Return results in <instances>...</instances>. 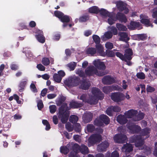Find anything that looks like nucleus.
I'll return each instance as SVG.
<instances>
[{
  "instance_id": "obj_1",
  "label": "nucleus",
  "mask_w": 157,
  "mask_h": 157,
  "mask_svg": "<svg viewBox=\"0 0 157 157\" xmlns=\"http://www.w3.org/2000/svg\"><path fill=\"white\" fill-rule=\"evenodd\" d=\"M151 129L146 127L142 129L140 131V135L134 136L132 137L133 142L135 143L136 146L139 147L143 145L144 140H142V136H146V138H147L150 136Z\"/></svg>"
},
{
  "instance_id": "obj_2",
  "label": "nucleus",
  "mask_w": 157,
  "mask_h": 157,
  "mask_svg": "<svg viewBox=\"0 0 157 157\" xmlns=\"http://www.w3.org/2000/svg\"><path fill=\"white\" fill-rule=\"evenodd\" d=\"M133 52L132 50L128 48L124 50V55L119 52H117L116 53V56L119 57L122 61H124L127 63V64L131 66L132 63L130 60L132 58Z\"/></svg>"
},
{
  "instance_id": "obj_3",
  "label": "nucleus",
  "mask_w": 157,
  "mask_h": 157,
  "mask_svg": "<svg viewBox=\"0 0 157 157\" xmlns=\"http://www.w3.org/2000/svg\"><path fill=\"white\" fill-rule=\"evenodd\" d=\"M80 78L78 77H70L65 80L64 83L68 87L76 86L80 84Z\"/></svg>"
},
{
  "instance_id": "obj_4",
  "label": "nucleus",
  "mask_w": 157,
  "mask_h": 157,
  "mask_svg": "<svg viewBox=\"0 0 157 157\" xmlns=\"http://www.w3.org/2000/svg\"><path fill=\"white\" fill-rule=\"evenodd\" d=\"M72 148L74 150H75L77 152L79 151L83 154H87L89 152L88 147L83 144L80 146L77 144H75Z\"/></svg>"
},
{
  "instance_id": "obj_5",
  "label": "nucleus",
  "mask_w": 157,
  "mask_h": 157,
  "mask_svg": "<svg viewBox=\"0 0 157 157\" xmlns=\"http://www.w3.org/2000/svg\"><path fill=\"white\" fill-rule=\"evenodd\" d=\"M111 98L114 101L118 103L124 100L125 98V96L122 93L116 92L112 93Z\"/></svg>"
},
{
  "instance_id": "obj_6",
  "label": "nucleus",
  "mask_w": 157,
  "mask_h": 157,
  "mask_svg": "<svg viewBox=\"0 0 157 157\" xmlns=\"http://www.w3.org/2000/svg\"><path fill=\"white\" fill-rule=\"evenodd\" d=\"M110 145L108 140H105L102 141L98 145L97 150L99 152L106 151Z\"/></svg>"
},
{
  "instance_id": "obj_7",
  "label": "nucleus",
  "mask_w": 157,
  "mask_h": 157,
  "mask_svg": "<svg viewBox=\"0 0 157 157\" xmlns=\"http://www.w3.org/2000/svg\"><path fill=\"white\" fill-rule=\"evenodd\" d=\"M116 6L119 11L122 12L124 10V13L125 14L128 13L129 10L127 7V4L126 3L122 1H119L117 2Z\"/></svg>"
},
{
  "instance_id": "obj_8",
  "label": "nucleus",
  "mask_w": 157,
  "mask_h": 157,
  "mask_svg": "<svg viewBox=\"0 0 157 157\" xmlns=\"http://www.w3.org/2000/svg\"><path fill=\"white\" fill-rule=\"evenodd\" d=\"M127 138V137L125 135L122 134H117L113 137L114 140L115 142L122 144L125 142Z\"/></svg>"
},
{
  "instance_id": "obj_9",
  "label": "nucleus",
  "mask_w": 157,
  "mask_h": 157,
  "mask_svg": "<svg viewBox=\"0 0 157 157\" xmlns=\"http://www.w3.org/2000/svg\"><path fill=\"white\" fill-rule=\"evenodd\" d=\"M101 140V136L98 134H94L91 135L89 138V142L92 144H95L99 143Z\"/></svg>"
},
{
  "instance_id": "obj_10",
  "label": "nucleus",
  "mask_w": 157,
  "mask_h": 157,
  "mask_svg": "<svg viewBox=\"0 0 157 157\" xmlns=\"http://www.w3.org/2000/svg\"><path fill=\"white\" fill-rule=\"evenodd\" d=\"M140 21L143 24L147 27L151 26L153 27V25L151 23L148 17L145 15L141 14L140 16Z\"/></svg>"
},
{
  "instance_id": "obj_11",
  "label": "nucleus",
  "mask_w": 157,
  "mask_h": 157,
  "mask_svg": "<svg viewBox=\"0 0 157 157\" xmlns=\"http://www.w3.org/2000/svg\"><path fill=\"white\" fill-rule=\"evenodd\" d=\"M102 82L104 85H111L115 82V78L110 75L105 76L102 79Z\"/></svg>"
},
{
  "instance_id": "obj_12",
  "label": "nucleus",
  "mask_w": 157,
  "mask_h": 157,
  "mask_svg": "<svg viewBox=\"0 0 157 157\" xmlns=\"http://www.w3.org/2000/svg\"><path fill=\"white\" fill-rule=\"evenodd\" d=\"M92 93L93 96L96 97L99 100H102L104 98V94L100 89L96 87H93L92 89Z\"/></svg>"
},
{
  "instance_id": "obj_13",
  "label": "nucleus",
  "mask_w": 157,
  "mask_h": 157,
  "mask_svg": "<svg viewBox=\"0 0 157 157\" xmlns=\"http://www.w3.org/2000/svg\"><path fill=\"white\" fill-rule=\"evenodd\" d=\"M114 15L116 21H118L122 23H126L127 21L126 16L123 13L118 12L116 14Z\"/></svg>"
},
{
  "instance_id": "obj_14",
  "label": "nucleus",
  "mask_w": 157,
  "mask_h": 157,
  "mask_svg": "<svg viewBox=\"0 0 157 157\" xmlns=\"http://www.w3.org/2000/svg\"><path fill=\"white\" fill-rule=\"evenodd\" d=\"M79 88L85 90H88L90 86V81L86 79H83L81 80Z\"/></svg>"
},
{
  "instance_id": "obj_15",
  "label": "nucleus",
  "mask_w": 157,
  "mask_h": 157,
  "mask_svg": "<svg viewBox=\"0 0 157 157\" xmlns=\"http://www.w3.org/2000/svg\"><path fill=\"white\" fill-rule=\"evenodd\" d=\"M97 72V70L93 66H89L85 70V74L89 76H93Z\"/></svg>"
},
{
  "instance_id": "obj_16",
  "label": "nucleus",
  "mask_w": 157,
  "mask_h": 157,
  "mask_svg": "<svg viewBox=\"0 0 157 157\" xmlns=\"http://www.w3.org/2000/svg\"><path fill=\"white\" fill-rule=\"evenodd\" d=\"M61 121L63 124L67 122L70 116V112H59Z\"/></svg>"
},
{
  "instance_id": "obj_17",
  "label": "nucleus",
  "mask_w": 157,
  "mask_h": 157,
  "mask_svg": "<svg viewBox=\"0 0 157 157\" xmlns=\"http://www.w3.org/2000/svg\"><path fill=\"white\" fill-rule=\"evenodd\" d=\"M128 128L133 134H138L141 130V128L140 126L136 124H132L128 126Z\"/></svg>"
},
{
  "instance_id": "obj_18",
  "label": "nucleus",
  "mask_w": 157,
  "mask_h": 157,
  "mask_svg": "<svg viewBox=\"0 0 157 157\" xmlns=\"http://www.w3.org/2000/svg\"><path fill=\"white\" fill-rule=\"evenodd\" d=\"M133 150V147L131 144L126 143L124 144L122 148V150L126 155L129 154Z\"/></svg>"
},
{
  "instance_id": "obj_19",
  "label": "nucleus",
  "mask_w": 157,
  "mask_h": 157,
  "mask_svg": "<svg viewBox=\"0 0 157 157\" xmlns=\"http://www.w3.org/2000/svg\"><path fill=\"white\" fill-rule=\"evenodd\" d=\"M93 64L99 70H104L106 68V66L103 62L95 60L93 62Z\"/></svg>"
},
{
  "instance_id": "obj_20",
  "label": "nucleus",
  "mask_w": 157,
  "mask_h": 157,
  "mask_svg": "<svg viewBox=\"0 0 157 157\" xmlns=\"http://www.w3.org/2000/svg\"><path fill=\"white\" fill-rule=\"evenodd\" d=\"M93 117V113L91 112L86 113L82 117L83 121L85 123H87L90 122Z\"/></svg>"
},
{
  "instance_id": "obj_21",
  "label": "nucleus",
  "mask_w": 157,
  "mask_h": 157,
  "mask_svg": "<svg viewBox=\"0 0 157 157\" xmlns=\"http://www.w3.org/2000/svg\"><path fill=\"white\" fill-rule=\"evenodd\" d=\"M138 111L133 109H131L125 112L124 114L127 118H133L137 114Z\"/></svg>"
},
{
  "instance_id": "obj_22",
  "label": "nucleus",
  "mask_w": 157,
  "mask_h": 157,
  "mask_svg": "<svg viewBox=\"0 0 157 157\" xmlns=\"http://www.w3.org/2000/svg\"><path fill=\"white\" fill-rule=\"evenodd\" d=\"M96 52L100 56H106L105 52L103 50V47L100 44L95 45Z\"/></svg>"
},
{
  "instance_id": "obj_23",
  "label": "nucleus",
  "mask_w": 157,
  "mask_h": 157,
  "mask_svg": "<svg viewBox=\"0 0 157 157\" xmlns=\"http://www.w3.org/2000/svg\"><path fill=\"white\" fill-rule=\"evenodd\" d=\"M127 118L125 115L120 114L117 117V121L120 124H124L127 123L128 120Z\"/></svg>"
},
{
  "instance_id": "obj_24",
  "label": "nucleus",
  "mask_w": 157,
  "mask_h": 157,
  "mask_svg": "<svg viewBox=\"0 0 157 157\" xmlns=\"http://www.w3.org/2000/svg\"><path fill=\"white\" fill-rule=\"evenodd\" d=\"M120 36L119 40L120 41H124L126 43H127L130 38L128 37L127 34L125 32H120L119 34Z\"/></svg>"
},
{
  "instance_id": "obj_25",
  "label": "nucleus",
  "mask_w": 157,
  "mask_h": 157,
  "mask_svg": "<svg viewBox=\"0 0 157 157\" xmlns=\"http://www.w3.org/2000/svg\"><path fill=\"white\" fill-rule=\"evenodd\" d=\"M98 98L96 97L91 96L88 99L87 102L90 105H95L98 103Z\"/></svg>"
},
{
  "instance_id": "obj_26",
  "label": "nucleus",
  "mask_w": 157,
  "mask_h": 157,
  "mask_svg": "<svg viewBox=\"0 0 157 157\" xmlns=\"http://www.w3.org/2000/svg\"><path fill=\"white\" fill-rule=\"evenodd\" d=\"M40 31L39 33H38L35 35V37L39 42L41 43H44L45 42V38L44 36L43 32L41 31Z\"/></svg>"
},
{
  "instance_id": "obj_27",
  "label": "nucleus",
  "mask_w": 157,
  "mask_h": 157,
  "mask_svg": "<svg viewBox=\"0 0 157 157\" xmlns=\"http://www.w3.org/2000/svg\"><path fill=\"white\" fill-rule=\"evenodd\" d=\"M133 118V120L135 121H137L142 120L144 117L145 114L140 111L139 113Z\"/></svg>"
},
{
  "instance_id": "obj_28",
  "label": "nucleus",
  "mask_w": 157,
  "mask_h": 157,
  "mask_svg": "<svg viewBox=\"0 0 157 157\" xmlns=\"http://www.w3.org/2000/svg\"><path fill=\"white\" fill-rule=\"evenodd\" d=\"M83 103L79 102L76 101H72L70 102V107L71 108H78L83 105Z\"/></svg>"
},
{
  "instance_id": "obj_29",
  "label": "nucleus",
  "mask_w": 157,
  "mask_h": 157,
  "mask_svg": "<svg viewBox=\"0 0 157 157\" xmlns=\"http://www.w3.org/2000/svg\"><path fill=\"white\" fill-rule=\"evenodd\" d=\"M99 118L103 122V124L107 125L110 122V119L109 117L105 115L101 114L99 116Z\"/></svg>"
},
{
  "instance_id": "obj_30",
  "label": "nucleus",
  "mask_w": 157,
  "mask_h": 157,
  "mask_svg": "<svg viewBox=\"0 0 157 157\" xmlns=\"http://www.w3.org/2000/svg\"><path fill=\"white\" fill-rule=\"evenodd\" d=\"M109 18L108 19V23L110 25H112L115 23V22L117 21L114 14H110L108 16Z\"/></svg>"
},
{
  "instance_id": "obj_31",
  "label": "nucleus",
  "mask_w": 157,
  "mask_h": 157,
  "mask_svg": "<svg viewBox=\"0 0 157 157\" xmlns=\"http://www.w3.org/2000/svg\"><path fill=\"white\" fill-rule=\"evenodd\" d=\"M86 53L88 55L93 56L96 53V49L94 48H87Z\"/></svg>"
},
{
  "instance_id": "obj_32",
  "label": "nucleus",
  "mask_w": 157,
  "mask_h": 157,
  "mask_svg": "<svg viewBox=\"0 0 157 157\" xmlns=\"http://www.w3.org/2000/svg\"><path fill=\"white\" fill-rule=\"evenodd\" d=\"M69 109L67 106V103H64L62 104L60 107L59 112H69L68 110Z\"/></svg>"
},
{
  "instance_id": "obj_33",
  "label": "nucleus",
  "mask_w": 157,
  "mask_h": 157,
  "mask_svg": "<svg viewBox=\"0 0 157 157\" xmlns=\"http://www.w3.org/2000/svg\"><path fill=\"white\" fill-rule=\"evenodd\" d=\"M89 12L90 13L97 14L99 12V9L97 6H93L89 8Z\"/></svg>"
},
{
  "instance_id": "obj_34",
  "label": "nucleus",
  "mask_w": 157,
  "mask_h": 157,
  "mask_svg": "<svg viewBox=\"0 0 157 157\" xmlns=\"http://www.w3.org/2000/svg\"><path fill=\"white\" fill-rule=\"evenodd\" d=\"M26 83L27 80L22 81L20 82L19 85V91L22 92L23 91Z\"/></svg>"
},
{
  "instance_id": "obj_35",
  "label": "nucleus",
  "mask_w": 157,
  "mask_h": 157,
  "mask_svg": "<svg viewBox=\"0 0 157 157\" xmlns=\"http://www.w3.org/2000/svg\"><path fill=\"white\" fill-rule=\"evenodd\" d=\"M140 25L139 22L131 21L130 23V27L132 29H134L136 28L139 27Z\"/></svg>"
},
{
  "instance_id": "obj_36",
  "label": "nucleus",
  "mask_w": 157,
  "mask_h": 157,
  "mask_svg": "<svg viewBox=\"0 0 157 157\" xmlns=\"http://www.w3.org/2000/svg\"><path fill=\"white\" fill-rule=\"evenodd\" d=\"M117 28L119 31H126L127 29L124 25L120 23H117L116 24Z\"/></svg>"
},
{
  "instance_id": "obj_37",
  "label": "nucleus",
  "mask_w": 157,
  "mask_h": 157,
  "mask_svg": "<svg viewBox=\"0 0 157 157\" xmlns=\"http://www.w3.org/2000/svg\"><path fill=\"white\" fill-rule=\"evenodd\" d=\"M78 117L77 116L73 115L70 116L69 121L72 123H75L78 121Z\"/></svg>"
},
{
  "instance_id": "obj_38",
  "label": "nucleus",
  "mask_w": 157,
  "mask_h": 157,
  "mask_svg": "<svg viewBox=\"0 0 157 157\" xmlns=\"http://www.w3.org/2000/svg\"><path fill=\"white\" fill-rule=\"evenodd\" d=\"M89 19V16L88 15H84L81 16L79 19V21L81 22H85Z\"/></svg>"
},
{
  "instance_id": "obj_39",
  "label": "nucleus",
  "mask_w": 157,
  "mask_h": 157,
  "mask_svg": "<svg viewBox=\"0 0 157 157\" xmlns=\"http://www.w3.org/2000/svg\"><path fill=\"white\" fill-rule=\"evenodd\" d=\"M73 129L75 132H79L81 131V127L79 123H76L74 125Z\"/></svg>"
},
{
  "instance_id": "obj_40",
  "label": "nucleus",
  "mask_w": 157,
  "mask_h": 157,
  "mask_svg": "<svg viewBox=\"0 0 157 157\" xmlns=\"http://www.w3.org/2000/svg\"><path fill=\"white\" fill-rule=\"evenodd\" d=\"M103 91L105 94H108L112 91V88L111 86H105L103 87Z\"/></svg>"
},
{
  "instance_id": "obj_41",
  "label": "nucleus",
  "mask_w": 157,
  "mask_h": 157,
  "mask_svg": "<svg viewBox=\"0 0 157 157\" xmlns=\"http://www.w3.org/2000/svg\"><path fill=\"white\" fill-rule=\"evenodd\" d=\"M60 21L64 23H68L70 21V17L67 15H63L62 18L60 19Z\"/></svg>"
},
{
  "instance_id": "obj_42",
  "label": "nucleus",
  "mask_w": 157,
  "mask_h": 157,
  "mask_svg": "<svg viewBox=\"0 0 157 157\" xmlns=\"http://www.w3.org/2000/svg\"><path fill=\"white\" fill-rule=\"evenodd\" d=\"M101 15L104 16H108L110 14L109 12L104 9H99V12Z\"/></svg>"
},
{
  "instance_id": "obj_43",
  "label": "nucleus",
  "mask_w": 157,
  "mask_h": 157,
  "mask_svg": "<svg viewBox=\"0 0 157 157\" xmlns=\"http://www.w3.org/2000/svg\"><path fill=\"white\" fill-rule=\"evenodd\" d=\"M53 78L55 81L58 83H60L62 79L61 77L59 75V74L56 73H55L54 74Z\"/></svg>"
},
{
  "instance_id": "obj_44",
  "label": "nucleus",
  "mask_w": 157,
  "mask_h": 157,
  "mask_svg": "<svg viewBox=\"0 0 157 157\" xmlns=\"http://www.w3.org/2000/svg\"><path fill=\"white\" fill-rule=\"evenodd\" d=\"M94 125L97 126H102L103 125V122L99 119L96 118L94 122Z\"/></svg>"
},
{
  "instance_id": "obj_45",
  "label": "nucleus",
  "mask_w": 157,
  "mask_h": 157,
  "mask_svg": "<svg viewBox=\"0 0 157 157\" xmlns=\"http://www.w3.org/2000/svg\"><path fill=\"white\" fill-rule=\"evenodd\" d=\"M87 130L88 132H92L95 129V127L93 124H88L86 126Z\"/></svg>"
},
{
  "instance_id": "obj_46",
  "label": "nucleus",
  "mask_w": 157,
  "mask_h": 157,
  "mask_svg": "<svg viewBox=\"0 0 157 157\" xmlns=\"http://www.w3.org/2000/svg\"><path fill=\"white\" fill-rule=\"evenodd\" d=\"M60 151L61 153L66 155L69 152V150L66 146H62L60 147Z\"/></svg>"
},
{
  "instance_id": "obj_47",
  "label": "nucleus",
  "mask_w": 157,
  "mask_h": 157,
  "mask_svg": "<svg viewBox=\"0 0 157 157\" xmlns=\"http://www.w3.org/2000/svg\"><path fill=\"white\" fill-rule=\"evenodd\" d=\"M106 55L109 57H113L115 56L116 53L112 50H106L105 53Z\"/></svg>"
},
{
  "instance_id": "obj_48",
  "label": "nucleus",
  "mask_w": 157,
  "mask_h": 157,
  "mask_svg": "<svg viewBox=\"0 0 157 157\" xmlns=\"http://www.w3.org/2000/svg\"><path fill=\"white\" fill-rule=\"evenodd\" d=\"M92 37L93 40L96 44H100L101 40L100 37L98 36L94 35Z\"/></svg>"
},
{
  "instance_id": "obj_49",
  "label": "nucleus",
  "mask_w": 157,
  "mask_h": 157,
  "mask_svg": "<svg viewBox=\"0 0 157 157\" xmlns=\"http://www.w3.org/2000/svg\"><path fill=\"white\" fill-rule=\"evenodd\" d=\"M138 38H139V40H146L147 38V36L146 34H139Z\"/></svg>"
},
{
  "instance_id": "obj_50",
  "label": "nucleus",
  "mask_w": 157,
  "mask_h": 157,
  "mask_svg": "<svg viewBox=\"0 0 157 157\" xmlns=\"http://www.w3.org/2000/svg\"><path fill=\"white\" fill-rule=\"evenodd\" d=\"M42 63L44 66H47L49 64L50 60L48 58L44 57L42 59Z\"/></svg>"
},
{
  "instance_id": "obj_51",
  "label": "nucleus",
  "mask_w": 157,
  "mask_h": 157,
  "mask_svg": "<svg viewBox=\"0 0 157 157\" xmlns=\"http://www.w3.org/2000/svg\"><path fill=\"white\" fill-rule=\"evenodd\" d=\"M54 14L56 17L60 19L64 14L60 11L56 10L54 12Z\"/></svg>"
},
{
  "instance_id": "obj_52",
  "label": "nucleus",
  "mask_w": 157,
  "mask_h": 157,
  "mask_svg": "<svg viewBox=\"0 0 157 157\" xmlns=\"http://www.w3.org/2000/svg\"><path fill=\"white\" fill-rule=\"evenodd\" d=\"M61 36V35L59 32H57L55 33L53 36V39L55 41L59 40Z\"/></svg>"
},
{
  "instance_id": "obj_53",
  "label": "nucleus",
  "mask_w": 157,
  "mask_h": 157,
  "mask_svg": "<svg viewBox=\"0 0 157 157\" xmlns=\"http://www.w3.org/2000/svg\"><path fill=\"white\" fill-rule=\"evenodd\" d=\"M65 128L69 132L72 131L73 130V127H72L71 123L69 122L65 124Z\"/></svg>"
},
{
  "instance_id": "obj_54",
  "label": "nucleus",
  "mask_w": 157,
  "mask_h": 157,
  "mask_svg": "<svg viewBox=\"0 0 157 157\" xmlns=\"http://www.w3.org/2000/svg\"><path fill=\"white\" fill-rule=\"evenodd\" d=\"M136 76L138 78L141 79H144L145 78V76L144 74L142 72L137 73Z\"/></svg>"
},
{
  "instance_id": "obj_55",
  "label": "nucleus",
  "mask_w": 157,
  "mask_h": 157,
  "mask_svg": "<svg viewBox=\"0 0 157 157\" xmlns=\"http://www.w3.org/2000/svg\"><path fill=\"white\" fill-rule=\"evenodd\" d=\"M111 87L112 88V91L113 90L122 91L123 90L122 88L121 87V86L117 85L112 86H111Z\"/></svg>"
},
{
  "instance_id": "obj_56",
  "label": "nucleus",
  "mask_w": 157,
  "mask_h": 157,
  "mask_svg": "<svg viewBox=\"0 0 157 157\" xmlns=\"http://www.w3.org/2000/svg\"><path fill=\"white\" fill-rule=\"evenodd\" d=\"M110 29L113 34L114 35H116L117 34V29L114 26H112L110 27Z\"/></svg>"
},
{
  "instance_id": "obj_57",
  "label": "nucleus",
  "mask_w": 157,
  "mask_h": 157,
  "mask_svg": "<svg viewBox=\"0 0 157 157\" xmlns=\"http://www.w3.org/2000/svg\"><path fill=\"white\" fill-rule=\"evenodd\" d=\"M50 112L52 114L55 112L56 110V106L55 105H51L49 107Z\"/></svg>"
},
{
  "instance_id": "obj_58",
  "label": "nucleus",
  "mask_w": 157,
  "mask_h": 157,
  "mask_svg": "<svg viewBox=\"0 0 157 157\" xmlns=\"http://www.w3.org/2000/svg\"><path fill=\"white\" fill-rule=\"evenodd\" d=\"M67 66L69 67L70 71H73L75 69L76 65L74 62L73 63H71L68 64Z\"/></svg>"
},
{
  "instance_id": "obj_59",
  "label": "nucleus",
  "mask_w": 157,
  "mask_h": 157,
  "mask_svg": "<svg viewBox=\"0 0 157 157\" xmlns=\"http://www.w3.org/2000/svg\"><path fill=\"white\" fill-rule=\"evenodd\" d=\"M37 106L38 109L41 110L44 107V105L42 101L41 100H39L37 102Z\"/></svg>"
},
{
  "instance_id": "obj_60",
  "label": "nucleus",
  "mask_w": 157,
  "mask_h": 157,
  "mask_svg": "<svg viewBox=\"0 0 157 157\" xmlns=\"http://www.w3.org/2000/svg\"><path fill=\"white\" fill-rule=\"evenodd\" d=\"M113 109L111 106L107 108L106 111V113L109 116H112L113 115Z\"/></svg>"
},
{
  "instance_id": "obj_61",
  "label": "nucleus",
  "mask_w": 157,
  "mask_h": 157,
  "mask_svg": "<svg viewBox=\"0 0 157 157\" xmlns=\"http://www.w3.org/2000/svg\"><path fill=\"white\" fill-rule=\"evenodd\" d=\"M104 35L105 37L108 39L111 38L113 36L112 33L109 31L106 32Z\"/></svg>"
},
{
  "instance_id": "obj_62",
  "label": "nucleus",
  "mask_w": 157,
  "mask_h": 157,
  "mask_svg": "<svg viewBox=\"0 0 157 157\" xmlns=\"http://www.w3.org/2000/svg\"><path fill=\"white\" fill-rule=\"evenodd\" d=\"M106 48L108 49H111L113 47V45L112 43L107 42L105 44Z\"/></svg>"
},
{
  "instance_id": "obj_63",
  "label": "nucleus",
  "mask_w": 157,
  "mask_h": 157,
  "mask_svg": "<svg viewBox=\"0 0 157 157\" xmlns=\"http://www.w3.org/2000/svg\"><path fill=\"white\" fill-rule=\"evenodd\" d=\"M146 90L147 93H152L155 91V89L153 87L147 85L146 88Z\"/></svg>"
},
{
  "instance_id": "obj_64",
  "label": "nucleus",
  "mask_w": 157,
  "mask_h": 157,
  "mask_svg": "<svg viewBox=\"0 0 157 157\" xmlns=\"http://www.w3.org/2000/svg\"><path fill=\"white\" fill-rule=\"evenodd\" d=\"M113 112H120L121 110V108L118 106H111Z\"/></svg>"
}]
</instances>
